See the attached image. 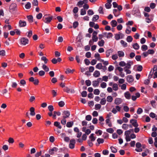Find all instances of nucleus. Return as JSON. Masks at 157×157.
<instances>
[{
    "label": "nucleus",
    "mask_w": 157,
    "mask_h": 157,
    "mask_svg": "<svg viewBox=\"0 0 157 157\" xmlns=\"http://www.w3.org/2000/svg\"><path fill=\"white\" fill-rule=\"evenodd\" d=\"M132 61H129L126 64L125 67L124 68L130 69L131 68V65L133 64Z\"/></svg>",
    "instance_id": "nucleus-15"
},
{
    "label": "nucleus",
    "mask_w": 157,
    "mask_h": 157,
    "mask_svg": "<svg viewBox=\"0 0 157 157\" xmlns=\"http://www.w3.org/2000/svg\"><path fill=\"white\" fill-rule=\"evenodd\" d=\"M106 131L109 133H112L114 132L113 130V128H110L106 129Z\"/></svg>",
    "instance_id": "nucleus-62"
},
{
    "label": "nucleus",
    "mask_w": 157,
    "mask_h": 157,
    "mask_svg": "<svg viewBox=\"0 0 157 157\" xmlns=\"http://www.w3.org/2000/svg\"><path fill=\"white\" fill-rule=\"evenodd\" d=\"M58 105L60 107H62L64 105L65 103L63 101H61L59 102Z\"/></svg>",
    "instance_id": "nucleus-64"
},
{
    "label": "nucleus",
    "mask_w": 157,
    "mask_h": 157,
    "mask_svg": "<svg viewBox=\"0 0 157 157\" xmlns=\"http://www.w3.org/2000/svg\"><path fill=\"white\" fill-rule=\"evenodd\" d=\"M121 107L118 105H116L115 107L113 108L112 110V112L114 114H116L118 111H120Z\"/></svg>",
    "instance_id": "nucleus-3"
},
{
    "label": "nucleus",
    "mask_w": 157,
    "mask_h": 157,
    "mask_svg": "<svg viewBox=\"0 0 157 157\" xmlns=\"http://www.w3.org/2000/svg\"><path fill=\"white\" fill-rule=\"evenodd\" d=\"M112 52V51L110 49H109L106 52V55L107 57H108L111 53Z\"/></svg>",
    "instance_id": "nucleus-32"
},
{
    "label": "nucleus",
    "mask_w": 157,
    "mask_h": 157,
    "mask_svg": "<svg viewBox=\"0 0 157 157\" xmlns=\"http://www.w3.org/2000/svg\"><path fill=\"white\" fill-rule=\"evenodd\" d=\"M128 125L126 124H123L122 126V128L124 130H126L128 129Z\"/></svg>",
    "instance_id": "nucleus-40"
},
{
    "label": "nucleus",
    "mask_w": 157,
    "mask_h": 157,
    "mask_svg": "<svg viewBox=\"0 0 157 157\" xmlns=\"http://www.w3.org/2000/svg\"><path fill=\"white\" fill-rule=\"evenodd\" d=\"M106 123L108 124V126L109 127H112V124L110 121V118H107L105 120Z\"/></svg>",
    "instance_id": "nucleus-20"
},
{
    "label": "nucleus",
    "mask_w": 157,
    "mask_h": 157,
    "mask_svg": "<svg viewBox=\"0 0 157 157\" xmlns=\"http://www.w3.org/2000/svg\"><path fill=\"white\" fill-rule=\"evenodd\" d=\"M84 3H85L82 1H80L78 2L77 6L79 7H81Z\"/></svg>",
    "instance_id": "nucleus-45"
},
{
    "label": "nucleus",
    "mask_w": 157,
    "mask_h": 157,
    "mask_svg": "<svg viewBox=\"0 0 157 157\" xmlns=\"http://www.w3.org/2000/svg\"><path fill=\"white\" fill-rule=\"evenodd\" d=\"M54 125L59 129H61L62 128V127L60 125V123L57 121H56L54 122Z\"/></svg>",
    "instance_id": "nucleus-29"
},
{
    "label": "nucleus",
    "mask_w": 157,
    "mask_h": 157,
    "mask_svg": "<svg viewBox=\"0 0 157 157\" xmlns=\"http://www.w3.org/2000/svg\"><path fill=\"white\" fill-rule=\"evenodd\" d=\"M130 122L132 124V125L135 127H137L138 126V124L136 120L131 119L130 120Z\"/></svg>",
    "instance_id": "nucleus-9"
},
{
    "label": "nucleus",
    "mask_w": 157,
    "mask_h": 157,
    "mask_svg": "<svg viewBox=\"0 0 157 157\" xmlns=\"http://www.w3.org/2000/svg\"><path fill=\"white\" fill-rule=\"evenodd\" d=\"M99 18V17L98 15H94L92 18V20L93 21H95L97 20H98V19Z\"/></svg>",
    "instance_id": "nucleus-38"
},
{
    "label": "nucleus",
    "mask_w": 157,
    "mask_h": 157,
    "mask_svg": "<svg viewBox=\"0 0 157 157\" xmlns=\"http://www.w3.org/2000/svg\"><path fill=\"white\" fill-rule=\"evenodd\" d=\"M133 48L135 50H138L140 48V46L137 43H136L132 45Z\"/></svg>",
    "instance_id": "nucleus-25"
},
{
    "label": "nucleus",
    "mask_w": 157,
    "mask_h": 157,
    "mask_svg": "<svg viewBox=\"0 0 157 157\" xmlns=\"http://www.w3.org/2000/svg\"><path fill=\"white\" fill-rule=\"evenodd\" d=\"M124 96L128 99H130L131 98V94L128 91H127L124 93Z\"/></svg>",
    "instance_id": "nucleus-16"
},
{
    "label": "nucleus",
    "mask_w": 157,
    "mask_h": 157,
    "mask_svg": "<svg viewBox=\"0 0 157 157\" xmlns=\"http://www.w3.org/2000/svg\"><path fill=\"white\" fill-rule=\"evenodd\" d=\"M121 43L123 47H126L127 46V43L123 40H121Z\"/></svg>",
    "instance_id": "nucleus-34"
},
{
    "label": "nucleus",
    "mask_w": 157,
    "mask_h": 157,
    "mask_svg": "<svg viewBox=\"0 0 157 157\" xmlns=\"http://www.w3.org/2000/svg\"><path fill=\"white\" fill-rule=\"evenodd\" d=\"M58 150V148L56 147H54L51 149L49 150L48 151L49 153L51 155L54 154V152H56Z\"/></svg>",
    "instance_id": "nucleus-12"
},
{
    "label": "nucleus",
    "mask_w": 157,
    "mask_h": 157,
    "mask_svg": "<svg viewBox=\"0 0 157 157\" xmlns=\"http://www.w3.org/2000/svg\"><path fill=\"white\" fill-rule=\"evenodd\" d=\"M26 25V22L25 21L20 20L19 22V26L20 27H24Z\"/></svg>",
    "instance_id": "nucleus-11"
},
{
    "label": "nucleus",
    "mask_w": 157,
    "mask_h": 157,
    "mask_svg": "<svg viewBox=\"0 0 157 157\" xmlns=\"http://www.w3.org/2000/svg\"><path fill=\"white\" fill-rule=\"evenodd\" d=\"M75 140L74 139H71L70 140V144H69V147L71 149H73L75 147Z\"/></svg>",
    "instance_id": "nucleus-4"
},
{
    "label": "nucleus",
    "mask_w": 157,
    "mask_h": 157,
    "mask_svg": "<svg viewBox=\"0 0 157 157\" xmlns=\"http://www.w3.org/2000/svg\"><path fill=\"white\" fill-rule=\"evenodd\" d=\"M78 25V23L77 21L74 22L73 24V27L74 29L76 28Z\"/></svg>",
    "instance_id": "nucleus-42"
},
{
    "label": "nucleus",
    "mask_w": 157,
    "mask_h": 157,
    "mask_svg": "<svg viewBox=\"0 0 157 157\" xmlns=\"http://www.w3.org/2000/svg\"><path fill=\"white\" fill-rule=\"evenodd\" d=\"M110 24L113 27H114L117 26V22L116 20H113L111 22Z\"/></svg>",
    "instance_id": "nucleus-18"
},
{
    "label": "nucleus",
    "mask_w": 157,
    "mask_h": 157,
    "mask_svg": "<svg viewBox=\"0 0 157 157\" xmlns=\"http://www.w3.org/2000/svg\"><path fill=\"white\" fill-rule=\"evenodd\" d=\"M92 117L90 115H87L86 117V119L87 121H90L91 120Z\"/></svg>",
    "instance_id": "nucleus-57"
},
{
    "label": "nucleus",
    "mask_w": 157,
    "mask_h": 157,
    "mask_svg": "<svg viewBox=\"0 0 157 157\" xmlns=\"http://www.w3.org/2000/svg\"><path fill=\"white\" fill-rule=\"evenodd\" d=\"M105 44V41L104 40L101 39L98 42V44L100 47H102Z\"/></svg>",
    "instance_id": "nucleus-22"
},
{
    "label": "nucleus",
    "mask_w": 157,
    "mask_h": 157,
    "mask_svg": "<svg viewBox=\"0 0 157 157\" xmlns=\"http://www.w3.org/2000/svg\"><path fill=\"white\" fill-rule=\"evenodd\" d=\"M121 89L122 90H125L126 89V85L125 84H123L121 86Z\"/></svg>",
    "instance_id": "nucleus-52"
},
{
    "label": "nucleus",
    "mask_w": 157,
    "mask_h": 157,
    "mask_svg": "<svg viewBox=\"0 0 157 157\" xmlns=\"http://www.w3.org/2000/svg\"><path fill=\"white\" fill-rule=\"evenodd\" d=\"M113 36V35L112 33H108L107 34V35L106 36V37L107 38L109 39L112 37Z\"/></svg>",
    "instance_id": "nucleus-55"
},
{
    "label": "nucleus",
    "mask_w": 157,
    "mask_h": 157,
    "mask_svg": "<svg viewBox=\"0 0 157 157\" xmlns=\"http://www.w3.org/2000/svg\"><path fill=\"white\" fill-rule=\"evenodd\" d=\"M97 141L99 144H102L104 142V140L103 139L98 138L97 140Z\"/></svg>",
    "instance_id": "nucleus-36"
},
{
    "label": "nucleus",
    "mask_w": 157,
    "mask_h": 157,
    "mask_svg": "<svg viewBox=\"0 0 157 157\" xmlns=\"http://www.w3.org/2000/svg\"><path fill=\"white\" fill-rule=\"evenodd\" d=\"M117 54L119 57H123L124 55V52L122 51H118L117 52Z\"/></svg>",
    "instance_id": "nucleus-24"
},
{
    "label": "nucleus",
    "mask_w": 157,
    "mask_h": 157,
    "mask_svg": "<svg viewBox=\"0 0 157 157\" xmlns=\"http://www.w3.org/2000/svg\"><path fill=\"white\" fill-rule=\"evenodd\" d=\"M32 34L33 32L32 31L30 30L28 32V34L27 35V36L29 38H30L32 36Z\"/></svg>",
    "instance_id": "nucleus-59"
},
{
    "label": "nucleus",
    "mask_w": 157,
    "mask_h": 157,
    "mask_svg": "<svg viewBox=\"0 0 157 157\" xmlns=\"http://www.w3.org/2000/svg\"><path fill=\"white\" fill-rule=\"evenodd\" d=\"M126 80L128 82L130 83L133 81L134 78L131 75H128L126 77Z\"/></svg>",
    "instance_id": "nucleus-8"
},
{
    "label": "nucleus",
    "mask_w": 157,
    "mask_h": 157,
    "mask_svg": "<svg viewBox=\"0 0 157 157\" xmlns=\"http://www.w3.org/2000/svg\"><path fill=\"white\" fill-rule=\"evenodd\" d=\"M112 89L114 91H116L118 89V84L116 83H114L112 86Z\"/></svg>",
    "instance_id": "nucleus-19"
},
{
    "label": "nucleus",
    "mask_w": 157,
    "mask_h": 157,
    "mask_svg": "<svg viewBox=\"0 0 157 157\" xmlns=\"http://www.w3.org/2000/svg\"><path fill=\"white\" fill-rule=\"evenodd\" d=\"M87 13L89 15H93L94 13L92 10H89L87 11Z\"/></svg>",
    "instance_id": "nucleus-63"
},
{
    "label": "nucleus",
    "mask_w": 157,
    "mask_h": 157,
    "mask_svg": "<svg viewBox=\"0 0 157 157\" xmlns=\"http://www.w3.org/2000/svg\"><path fill=\"white\" fill-rule=\"evenodd\" d=\"M17 7V5L15 3H13L11 4L10 6V10L13 11L15 10Z\"/></svg>",
    "instance_id": "nucleus-13"
},
{
    "label": "nucleus",
    "mask_w": 157,
    "mask_h": 157,
    "mask_svg": "<svg viewBox=\"0 0 157 157\" xmlns=\"http://www.w3.org/2000/svg\"><path fill=\"white\" fill-rule=\"evenodd\" d=\"M25 7L27 9H29L31 7V4L29 2H27L25 6Z\"/></svg>",
    "instance_id": "nucleus-33"
},
{
    "label": "nucleus",
    "mask_w": 157,
    "mask_h": 157,
    "mask_svg": "<svg viewBox=\"0 0 157 157\" xmlns=\"http://www.w3.org/2000/svg\"><path fill=\"white\" fill-rule=\"evenodd\" d=\"M122 102V99L120 98H116L114 100V103L117 105H119L121 104Z\"/></svg>",
    "instance_id": "nucleus-10"
},
{
    "label": "nucleus",
    "mask_w": 157,
    "mask_h": 157,
    "mask_svg": "<svg viewBox=\"0 0 157 157\" xmlns=\"http://www.w3.org/2000/svg\"><path fill=\"white\" fill-rule=\"evenodd\" d=\"M133 40V38L131 36H128L126 38V40L128 42H131Z\"/></svg>",
    "instance_id": "nucleus-30"
},
{
    "label": "nucleus",
    "mask_w": 157,
    "mask_h": 157,
    "mask_svg": "<svg viewBox=\"0 0 157 157\" xmlns=\"http://www.w3.org/2000/svg\"><path fill=\"white\" fill-rule=\"evenodd\" d=\"M73 121L68 122L67 123L66 126L67 127L71 128L73 125Z\"/></svg>",
    "instance_id": "nucleus-28"
},
{
    "label": "nucleus",
    "mask_w": 157,
    "mask_h": 157,
    "mask_svg": "<svg viewBox=\"0 0 157 157\" xmlns=\"http://www.w3.org/2000/svg\"><path fill=\"white\" fill-rule=\"evenodd\" d=\"M5 55L6 52L5 50H2L0 51V55L2 56H4Z\"/></svg>",
    "instance_id": "nucleus-56"
},
{
    "label": "nucleus",
    "mask_w": 157,
    "mask_h": 157,
    "mask_svg": "<svg viewBox=\"0 0 157 157\" xmlns=\"http://www.w3.org/2000/svg\"><path fill=\"white\" fill-rule=\"evenodd\" d=\"M118 56L117 54H113L112 56V58L113 59V60H116L118 59Z\"/></svg>",
    "instance_id": "nucleus-47"
},
{
    "label": "nucleus",
    "mask_w": 157,
    "mask_h": 157,
    "mask_svg": "<svg viewBox=\"0 0 157 157\" xmlns=\"http://www.w3.org/2000/svg\"><path fill=\"white\" fill-rule=\"evenodd\" d=\"M141 48L143 51H144L148 49V47L147 45L144 44L141 46Z\"/></svg>",
    "instance_id": "nucleus-31"
},
{
    "label": "nucleus",
    "mask_w": 157,
    "mask_h": 157,
    "mask_svg": "<svg viewBox=\"0 0 157 157\" xmlns=\"http://www.w3.org/2000/svg\"><path fill=\"white\" fill-rule=\"evenodd\" d=\"M62 114L63 115V118H66L69 117L70 115V113L68 111H64Z\"/></svg>",
    "instance_id": "nucleus-7"
},
{
    "label": "nucleus",
    "mask_w": 157,
    "mask_h": 157,
    "mask_svg": "<svg viewBox=\"0 0 157 157\" xmlns=\"http://www.w3.org/2000/svg\"><path fill=\"white\" fill-rule=\"evenodd\" d=\"M94 133H92L90 134L89 137V138L90 139V141H94L96 139V137L94 136Z\"/></svg>",
    "instance_id": "nucleus-21"
},
{
    "label": "nucleus",
    "mask_w": 157,
    "mask_h": 157,
    "mask_svg": "<svg viewBox=\"0 0 157 157\" xmlns=\"http://www.w3.org/2000/svg\"><path fill=\"white\" fill-rule=\"evenodd\" d=\"M100 91L98 89L94 90V93L95 95H98L100 94Z\"/></svg>",
    "instance_id": "nucleus-58"
},
{
    "label": "nucleus",
    "mask_w": 157,
    "mask_h": 157,
    "mask_svg": "<svg viewBox=\"0 0 157 157\" xmlns=\"http://www.w3.org/2000/svg\"><path fill=\"white\" fill-rule=\"evenodd\" d=\"M105 5L106 9H109L111 8L112 5L111 3H107L105 4Z\"/></svg>",
    "instance_id": "nucleus-46"
},
{
    "label": "nucleus",
    "mask_w": 157,
    "mask_h": 157,
    "mask_svg": "<svg viewBox=\"0 0 157 157\" xmlns=\"http://www.w3.org/2000/svg\"><path fill=\"white\" fill-rule=\"evenodd\" d=\"M32 4L33 6H37L38 5V2L37 0H33L32 2Z\"/></svg>",
    "instance_id": "nucleus-48"
},
{
    "label": "nucleus",
    "mask_w": 157,
    "mask_h": 157,
    "mask_svg": "<svg viewBox=\"0 0 157 157\" xmlns=\"http://www.w3.org/2000/svg\"><path fill=\"white\" fill-rule=\"evenodd\" d=\"M113 99L111 96H108L107 97L106 100L109 102H111L113 101Z\"/></svg>",
    "instance_id": "nucleus-23"
},
{
    "label": "nucleus",
    "mask_w": 157,
    "mask_h": 157,
    "mask_svg": "<svg viewBox=\"0 0 157 157\" xmlns=\"http://www.w3.org/2000/svg\"><path fill=\"white\" fill-rule=\"evenodd\" d=\"M107 84L105 82H102L100 84L101 87L102 88H105L106 87Z\"/></svg>",
    "instance_id": "nucleus-41"
},
{
    "label": "nucleus",
    "mask_w": 157,
    "mask_h": 157,
    "mask_svg": "<svg viewBox=\"0 0 157 157\" xmlns=\"http://www.w3.org/2000/svg\"><path fill=\"white\" fill-rule=\"evenodd\" d=\"M95 109L98 110L99 109L101 108V105L100 104H97L95 105Z\"/></svg>",
    "instance_id": "nucleus-61"
},
{
    "label": "nucleus",
    "mask_w": 157,
    "mask_h": 157,
    "mask_svg": "<svg viewBox=\"0 0 157 157\" xmlns=\"http://www.w3.org/2000/svg\"><path fill=\"white\" fill-rule=\"evenodd\" d=\"M52 19V17L47 16L44 17L42 20L45 23L48 24L51 21Z\"/></svg>",
    "instance_id": "nucleus-1"
},
{
    "label": "nucleus",
    "mask_w": 157,
    "mask_h": 157,
    "mask_svg": "<svg viewBox=\"0 0 157 157\" xmlns=\"http://www.w3.org/2000/svg\"><path fill=\"white\" fill-rule=\"evenodd\" d=\"M100 75V73L99 71L96 70L94 72L93 74V75L94 77L96 78L99 77Z\"/></svg>",
    "instance_id": "nucleus-17"
},
{
    "label": "nucleus",
    "mask_w": 157,
    "mask_h": 157,
    "mask_svg": "<svg viewBox=\"0 0 157 157\" xmlns=\"http://www.w3.org/2000/svg\"><path fill=\"white\" fill-rule=\"evenodd\" d=\"M30 115L32 116H34L35 115V108L33 107H31L29 109Z\"/></svg>",
    "instance_id": "nucleus-14"
},
{
    "label": "nucleus",
    "mask_w": 157,
    "mask_h": 157,
    "mask_svg": "<svg viewBox=\"0 0 157 157\" xmlns=\"http://www.w3.org/2000/svg\"><path fill=\"white\" fill-rule=\"evenodd\" d=\"M129 69L124 68V71L126 72V74H130L131 73V71L130 70H129Z\"/></svg>",
    "instance_id": "nucleus-53"
},
{
    "label": "nucleus",
    "mask_w": 157,
    "mask_h": 157,
    "mask_svg": "<svg viewBox=\"0 0 157 157\" xmlns=\"http://www.w3.org/2000/svg\"><path fill=\"white\" fill-rule=\"evenodd\" d=\"M41 60L42 61H44L45 63L46 64L47 63L48 60L45 56H43L41 58Z\"/></svg>",
    "instance_id": "nucleus-39"
},
{
    "label": "nucleus",
    "mask_w": 157,
    "mask_h": 157,
    "mask_svg": "<svg viewBox=\"0 0 157 157\" xmlns=\"http://www.w3.org/2000/svg\"><path fill=\"white\" fill-rule=\"evenodd\" d=\"M96 67L98 69H102L104 71L107 70V67L105 66H102V63H98L96 66Z\"/></svg>",
    "instance_id": "nucleus-2"
},
{
    "label": "nucleus",
    "mask_w": 157,
    "mask_h": 157,
    "mask_svg": "<svg viewBox=\"0 0 157 157\" xmlns=\"http://www.w3.org/2000/svg\"><path fill=\"white\" fill-rule=\"evenodd\" d=\"M106 100L105 98H103L101 99L100 103L102 105H105L106 103Z\"/></svg>",
    "instance_id": "nucleus-35"
},
{
    "label": "nucleus",
    "mask_w": 157,
    "mask_h": 157,
    "mask_svg": "<svg viewBox=\"0 0 157 157\" xmlns=\"http://www.w3.org/2000/svg\"><path fill=\"white\" fill-rule=\"evenodd\" d=\"M29 40L28 39L24 37H23L21 39V44L25 45L28 44Z\"/></svg>",
    "instance_id": "nucleus-5"
},
{
    "label": "nucleus",
    "mask_w": 157,
    "mask_h": 157,
    "mask_svg": "<svg viewBox=\"0 0 157 157\" xmlns=\"http://www.w3.org/2000/svg\"><path fill=\"white\" fill-rule=\"evenodd\" d=\"M98 11L100 13L103 14H104L103 8L101 6H100L98 9Z\"/></svg>",
    "instance_id": "nucleus-43"
},
{
    "label": "nucleus",
    "mask_w": 157,
    "mask_h": 157,
    "mask_svg": "<svg viewBox=\"0 0 157 157\" xmlns=\"http://www.w3.org/2000/svg\"><path fill=\"white\" fill-rule=\"evenodd\" d=\"M101 78H98L97 80L94 81L92 82V85L94 87L98 86L99 85V82L101 80Z\"/></svg>",
    "instance_id": "nucleus-6"
},
{
    "label": "nucleus",
    "mask_w": 157,
    "mask_h": 157,
    "mask_svg": "<svg viewBox=\"0 0 157 157\" xmlns=\"http://www.w3.org/2000/svg\"><path fill=\"white\" fill-rule=\"evenodd\" d=\"M27 17L30 23H32L33 22V17L32 15L28 16Z\"/></svg>",
    "instance_id": "nucleus-26"
},
{
    "label": "nucleus",
    "mask_w": 157,
    "mask_h": 157,
    "mask_svg": "<svg viewBox=\"0 0 157 157\" xmlns=\"http://www.w3.org/2000/svg\"><path fill=\"white\" fill-rule=\"evenodd\" d=\"M94 57L98 60H100V54L98 53H95L94 55Z\"/></svg>",
    "instance_id": "nucleus-37"
},
{
    "label": "nucleus",
    "mask_w": 157,
    "mask_h": 157,
    "mask_svg": "<svg viewBox=\"0 0 157 157\" xmlns=\"http://www.w3.org/2000/svg\"><path fill=\"white\" fill-rule=\"evenodd\" d=\"M42 68L46 71L48 72L49 71V69L48 67L45 64H43Z\"/></svg>",
    "instance_id": "nucleus-27"
},
{
    "label": "nucleus",
    "mask_w": 157,
    "mask_h": 157,
    "mask_svg": "<svg viewBox=\"0 0 157 157\" xmlns=\"http://www.w3.org/2000/svg\"><path fill=\"white\" fill-rule=\"evenodd\" d=\"M143 67L141 65H138L137 67V70L139 71H142Z\"/></svg>",
    "instance_id": "nucleus-44"
},
{
    "label": "nucleus",
    "mask_w": 157,
    "mask_h": 157,
    "mask_svg": "<svg viewBox=\"0 0 157 157\" xmlns=\"http://www.w3.org/2000/svg\"><path fill=\"white\" fill-rule=\"evenodd\" d=\"M110 149L112 151V152L114 153H116L117 152V150L116 148L113 147H111Z\"/></svg>",
    "instance_id": "nucleus-51"
},
{
    "label": "nucleus",
    "mask_w": 157,
    "mask_h": 157,
    "mask_svg": "<svg viewBox=\"0 0 157 157\" xmlns=\"http://www.w3.org/2000/svg\"><path fill=\"white\" fill-rule=\"evenodd\" d=\"M14 140L12 138L10 137L9 138L8 142L9 143L13 144L14 143Z\"/></svg>",
    "instance_id": "nucleus-50"
},
{
    "label": "nucleus",
    "mask_w": 157,
    "mask_h": 157,
    "mask_svg": "<svg viewBox=\"0 0 157 157\" xmlns=\"http://www.w3.org/2000/svg\"><path fill=\"white\" fill-rule=\"evenodd\" d=\"M20 84L24 86L26 84V82L24 79H22L20 81Z\"/></svg>",
    "instance_id": "nucleus-54"
},
{
    "label": "nucleus",
    "mask_w": 157,
    "mask_h": 157,
    "mask_svg": "<svg viewBox=\"0 0 157 157\" xmlns=\"http://www.w3.org/2000/svg\"><path fill=\"white\" fill-rule=\"evenodd\" d=\"M54 114L53 115V117H54L56 118V114L58 116H60L61 114V113L60 112H57L56 111H54L53 112Z\"/></svg>",
    "instance_id": "nucleus-49"
},
{
    "label": "nucleus",
    "mask_w": 157,
    "mask_h": 157,
    "mask_svg": "<svg viewBox=\"0 0 157 157\" xmlns=\"http://www.w3.org/2000/svg\"><path fill=\"white\" fill-rule=\"evenodd\" d=\"M126 64L124 62L121 61L119 63V65L121 67H124L125 66Z\"/></svg>",
    "instance_id": "nucleus-60"
}]
</instances>
